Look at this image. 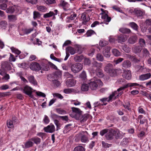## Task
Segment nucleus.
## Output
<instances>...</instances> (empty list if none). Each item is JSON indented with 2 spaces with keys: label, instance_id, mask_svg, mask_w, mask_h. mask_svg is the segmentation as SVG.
Listing matches in <instances>:
<instances>
[{
  "label": "nucleus",
  "instance_id": "9d476101",
  "mask_svg": "<svg viewBox=\"0 0 151 151\" xmlns=\"http://www.w3.org/2000/svg\"><path fill=\"white\" fill-rule=\"evenodd\" d=\"M105 137L108 140H111L114 139L113 129H109L108 132L105 134Z\"/></svg>",
  "mask_w": 151,
  "mask_h": 151
},
{
  "label": "nucleus",
  "instance_id": "de8ad7c7",
  "mask_svg": "<svg viewBox=\"0 0 151 151\" xmlns=\"http://www.w3.org/2000/svg\"><path fill=\"white\" fill-rule=\"evenodd\" d=\"M88 85L85 83L83 84L81 86V89L83 91H88Z\"/></svg>",
  "mask_w": 151,
  "mask_h": 151
},
{
  "label": "nucleus",
  "instance_id": "c85d7f7f",
  "mask_svg": "<svg viewBox=\"0 0 151 151\" xmlns=\"http://www.w3.org/2000/svg\"><path fill=\"white\" fill-rule=\"evenodd\" d=\"M34 144V143L31 140V138L28 140L25 143L24 148H27L32 147Z\"/></svg>",
  "mask_w": 151,
  "mask_h": 151
},
{
  "label": "nucleus",
  "instance_id": "f257e3e1",
  "mask_svg": "<svg viewBox=\"0 0 151 151\" xmlns=\"http://www.w3.org/2000/svg\"><path fill=\"white\" fill-rule=\"evenodd\" d=\"M104 70L111 76L114 77L117 75L116 70L114 69L113 65L111 64H108L105 67Z\"/></svg>",
  "mask_w": 151,
  "mask_h": 151
},
{
  "label": "nucleus",
  "instance_id": "b1692460",
  "mask_svg": "<svg viewBox=\"0 0 151 151\" xmlns=\"http://www.w3.org/2000/svg\"><path fill=\"white\" fill-rule=\"evenodd\" d=\"M127 37L126 35H121L117 37V40L119 42H124L126 41Z\"/></svg>",
  "mask_w": 151,
  "mask_h": 151
},
{
  "label": "nucleus",
  "instance_id": "2f4dec72",
  "mask_svg": "<svg viewBox=\"0 0 151 151\" xmlns=\"http://www.w3.org/2000/svg\"><path fill=\"white\" fill-rule=\"evenodd\" d=\"M135 13L136 14L138 17H141L144 15L145 12L144 11L142 10H135Z\"/></svg>",
  "mask_w": 151,
  "mask_h": 151
},
{
  "label": "nucleus",
  "instance_id": "ddd939ff",
  "mask_svg": "<svg viewBox=\"0 0 151 151\" xmlns=\"http://www.w3.org/2000/svg\"><path fill=\"white\" fill-rule=\"evenodd\" d=\"M30 67L32 70H39L41 69L39 64L37 62L32 63L30 65Z\"/></svg>",
  "mask_w": 151,
  "mask_h": 151
},
{
  "label": "nucleus",
  "instance_id": "39448f33",
  "mask_svg": "<svg viewBox=\"0 0 151 151\" xmlns=\"http://www.w3.org/2000/svg\"><path fill=\"white\" fill-rule=\"evenodd\" d=\"M71 109L73 112L75 114L73 117H75L76 119H80L82 117V114H83V112L81 110L78 108L72 107Z\"/></svg>",
  "mask_w": 151,
  "mask_h": 151
},
{
  "label": "nucleus",
  "instance_id": "69168bd1",
  "mask_svg": "<svg viewBox=\"0 0 151 151\" xmlns=\"http://www.w3.org/2000/svg\"><path fill=\"white\" fill-rule=\"evenodd\" d=\"M109 130V129H105L101 130L100 132V134L102 136H103L105 134H106V133L108 132Z\"/></svg>",
  "mask_w": 151,
  "mask_h": 151
},
{
  "label": "nucleus",
  "instance_id": "09e8293b",
  "mask_svg": "<svg viewBox=\"0 0 151 151\" xmlns=\"http://www.w3.org/2000/svg\"><path fill=\"white\" fill-rule=\"evenodd\" d=\"M11 49L12 52H14L15 54L18 55H19L21 53L20 51L18 50L17 49L14 47H11Z\"/></svg>",
  "mask_w": 151,
  "mask_h": 151
},
{
  "label": "nucleus",
  "instance_id": "e433bc0d",
  "mask_svg": "<svg viewBox=\"0 0 151 151\" xmlns=\"http://www.w3.org/2000/svg\"><path fill=\"white\" fill-rule=\"evenodd\" d=\"M37 9L41 12H45L47 11V8L45 6H37Z\"/></svg>",
  "mask_w": 151,
  "mask_h": 151
},
{
  "label": "nucleus",
  "instance_id": "5701e85b",
  "mask_svg": "<svg viewBox=\"0 0 151 151\" xmlns=\"http://www.w3.org/2000/svg\"><path fill=\"white\" fill-rule=\"evenodd\" d=\"M27 79L30 83L33 84L34 85H37V82L33 76L32 75L29 76L27 77Z\"/></svg>",
  "mask_w": 151,
  "mask_h": 151
},
{
  "label": "nucleus",
  "instance_id": "603ef678",
  "mask_svg": "<svg viewBox=\"0 0 151 151\" xmlns=\"http://www.w3.org/2000/svg\"><path fill=\"white\" fill-rule=\"evenodd\" d=\"M96 58L97 60L99 61H102L104 60V57L100 53H98L97 54Z\"/></svg>",
  "mask_w": 151,
  "mask_h": 151
},
{
  "label": "nucleus",
  "instance_id": "9b49d317",
  "mask_svg": "<svg viewBox=\"0 0 151 151\" xmlns=\"http://www.w3.org/2000/svg\"><path fill=\"white\" fill-rule=\"evenodd\" d=\"M110 49L111 47L109 46H107L104 48L103 51V53L105 57L108 58L110 57Z\"/></svg>",
  "mask_w": 151,
  "mask_h": 151
},
{
  "label": "nucleus",
  "instance_id": "bb28decb",
  "mask_svg": "<svg viewBox=\"0 0 151 151\" xmlns=\"http://www.w3.org/2000/svg\"><path fill=\"white\" fill-rule=\"evenodd\" d=\"M134 86H137L140 87H142V85L136 83H129L124 85L123 87L124 89L127 88L128 87H132Z\"/></svg>",
  "mask_w": 151,
  "mask_h": 151
},
{
  "label": "nucleus",
  "instance_id": "412c9836",
  "mask_svg": "<svg viewBox=\"0 0 151 151\" xmlns=\"http://www.w3.org/2000/svg\"><path fill=\"white\" fill-rule=\"evenodd\" d=\"M60 5H61L64 10H67L70 9L69 8V5L66 2L64 1H61Z\"/></svg>",
  "mask_w": 151,
  "mask_h": 151
},
{
  "label": "nucleus",
  "instance_id": "338daca9",
  "mask_svg": "<svg viewBox=\"0 0 151 151\" xmlns=\"http://www.w3.org/2000/svg\"><path fill=\"white\" fill-rule=\"evenodd\" d=\"M80 77L83 79L85 80L86 78V73L84 71H83L80 75Z\"/></svg>",
  "mask_w": 151,
  "mask_h": 151
},
{
  "label": "nucleus",
  "instance_id": "f704fd0d",
  "mask_svg": "<svg viewBox=\"0 0 151 151\" xmlns=\"http://www.w3.org/2000/svg\"><path fill=\"white\" fill-rule=\"evenodd\" d=\"M119 30L121 32L124 34H129L131 32V30L129 29L125 28H121Z\"/></svg>",
  "mask_w": 151,
  "mask_h": 151
},
{
  "label": "nucleus",
  "instance_id": "423d86ee",
  "mask_svg": "<svg viewBox=\"0 0 151 151\" xmlns=\"http://www.w3.org/2000/svg\"><path fill=\"white\" fill-rule=\"evenodd\" d=\"M83 65L80 63H77L72 65L71 67L72 71L74 73L80 71L83 68Z\"/></svg>",
  "mask_w": 151,
  "mask_h": 151
},
{
  "label": "nucleus",
  "instance_id": "5fc2aeb1",
  "mask_svg": "<svg viewBox=\"0 0 151 151\" xmlns=\"http://www.w3.org/2000/svg\"><path fill=\"white\" fill-rule=\"evenodd\" d=\"M7 126L8 128H13L14 126L13 124V122L11 120H8L7 121Z\"/></svg>",
  "mask_w": 151,
  "mask_h": 151
},
{
  "label": "nucleus",
  "instance_id": "f3484780",
  "mask_svg": "<svg viewBox=\"0 0 151 151\" xmlns=\"http://www.w3.org/2000/svg\"><path fill=\"white\" fill-rule=\"evenodd\" d=\"M44 129L45 132L52 133L55 131V127L53 125L51 124L47 127H45Z\"/></svg>",
  "mask_w": 151,
  "mask_h": 151
},
{
  "label": "nucleus",
  "instance_id": "58836bf2",
  "mask_svg": "<svg viewBox=\"0 0 151 151\" xmlns=\"http://www.w3.org/2000/svg\"><path fill=\"white\" fill-rule=\"evenodd\" d=\"M112 52L113 55L115 56H119L121 55L120 52L116 49H112Z\"/></svg>",
  "mask_w": 151,
  "mask_h": 151
},
{
  "label": "nucleus",
  "instance_id": "bf43d9fd",
  "mask_svg": "<svg viewBox=\"0 0 151 151\" xmlns=\"http://www.w3.org/2000/svg\"><path fill=\"white\" fill-rule=\"evenodd\" d=\"M95 33L94 31L92 30H90L87 31L86 35L87 37H90Z\"/></svg>",
  "mask_w": 151,
  "mask_h": 151
},
{
  "label": "nucleus",
  "instance_id": "0eeeda50",
  "mask_svg": "<svg viewBox=\"0 0 151 151\" xmlns=\"http://www.w3.org/2000/svg\"><path fill=\"white\" fill-rule=\"evenodd\" d=\"M117 92L116 91H114V92H113L108 98L105 97L100 99V101L103 103L101 104V105L102 106L106 105L107 104V103H104L105 102L107 101L109 102L111 101L112 99L114 98V97L115 96V94Z\"/></svg>",
  "mask_w": 151,
  "mask_h": 151
},
{
  "label": "nucleus",
  "instance_id": "a211bd4d",
  "mask_svg": "<svg viewBox=\"0 0 151 151\" xmlns=\"http://www.w3.org/2000/svg\"><path fill=\"white\" fill-rule=\"evenodd\" d=\"M76 83V81L73 79H70L66 81V86L68 87H73L75 86Z\"/></svg>",
  "mask_w": 151,
  "mask_h": 151
},
{
  "label": "nucleus",
  "instance_id": "4468645a",
  "mask_svg": "<svg viewBox=\"0 0 151 151\" xmlns=\"http://www.w3.org/2000/svg\"><path fill=\"white\" fill-rule=\"evenodd\" d=\"M7 2V0H0V9L3 10H6Z\"/></svg>",
  "mask_w": 151,
  "mask_h": 151
},
{
  "label": "nucleus",
  "instance_id": "7ed1b4c3",
  "mask_svg": "<svg viewBox=\"0 0 151 151\" xmlns=\"http://www.w3.org/2000/svg\"><path fill=\"white\" fill-rule=\"evenodd\" d=\"M114 139H122L125 134L118 129H113Z\"/></svg>",
  "mask_w": 151,
  "mask_h": 151
},
{
  "label": "nucleus",
  "instance_id": "c9c22d12",
  "mask_svg": "<svg viewBox=\"0 0 151 151\" xmlns=\"http://www.w3.org/2000/svg\"><path fill=\"white\" fill-rule=\"evenodd\" d=\"M81 19L83 21L82 23L83 24H85L86 22H88L89 19L88 18H86L85 13H83L81 15Z\"/></svg>",
  "mask_w": 151,
  "mask_h": 151
},
{
  "label": "nucleus",
  "instance_id": "774afa93",
  "mask_svg": "<svg viewBox=\"0 0 151 151\" xmlns=\"http://www.w3.org/2000/svg\"><path fill=\"white\" fill-rule=\"evenodd\" d=\"M143 52L144 56H147L149 55V52L147 49L146 48L143 49Z\"/></svg>",
  "mask_w": 151,
  "mask_h": 151
},
{
  "label": "nucleus",
  "instance_id": "864d4df0",
  "mask_svg": "<svg viewBox=\"0 0 151 151\" xmlns=\"http://www.w3.org/2000/svg\"><path fill=\"white\" fill-rule=\"evenodd\" d=\"M40 14L38 12L34 11L33 12V18L35 19L40 18Z\"/></svg>",
  "mask_w": 151,
  "mask_h": 151
},
{
  "label": "nucleus",
  "instance_id": "f03ea898",
  "mask_svg": "<svg viewBox=\"0 0 151 151\" xmlns=\"http://www.w3.org/2000/svg\"><path fill=\"white\" fill-rule=\"evenodd\" d=\"M88 84L91 89L93 90H96L99 85L101 86L103 85V83L100 79L95 80L94 78L91 79Z\"/></svg>",
  "mask_w": 151,
  "mask_h": 151
},
{
  "label": "nucleus",
  "instance_id": "e2e57ef3",
  "mask_svg": "<svg viewBox=\"0 0 151 151\" xmlns=\"http://www.w3.org/2000/svg\"><path fill=\"white\" fill-rule=\"evenodd\" d=\"M44 123L47 124L48 123L50 122V119L46 115H45L44 118L43 119Z\"/></svg>",
  "mask_w": 151,
  "mask_h": 151
},
{
  "label": "nucleus",
  "instance_id": "6ab92c4d",
  "mask_svg": "<svg viewBox=\"0 0 151 151\" xmlns=\"http://www.w3.org/2000/svg\"><path fill=\"white\" fill-rule=\"evenodd\" d=\"M101 16L102 19H104V23L106 24H107L108 23L110 22L111 20V17L108 16V15L106 13H103Z\"/></svg>",
  "mask_w": 151,
  "mask_h": 151
},
{
  "label": "nucleus",
  "instance_id": "6e6d98bb",
  "mask_svg": "<svg viewBox=\"0 0 151 151\" xmlns=\"http://www.w3.org/2000/svg\"><path fill=\"white\" fill-rule=\"evenodd\" d=\"M102 145L104 148H109L112 146L111 144H108L104 141L102 142Z\"/></svg>",
  "mask_w": 151,
  "mask_h": 151
},
{
  "label": "nucleus",
  "instance_id": "6e6552de",
  "mask_svg": "<svg viewBox=\"0 0 151 151\" xmlns=\"http://www.w3.org/2000/svg\"><path fill=\"white\" fill-rule=\"evenodd\" d=\"M53 75H49L48 76L47 79L50 81H52L53 84L55 87H58L61 84L60 82L57 80H52L53 77H54Z\"/></svg>",
  "mask_w": 151,
  "mask_h": 151
},
{
  "label": "nucleus",
  "instance_id": "680f3d73",
  "mask_svg": "<svg viewBox=\"0 0 151 151\" xmlns=\"http://www.w3.org/2000/svg\"><path fill=\"white\" fill-rule=\"evenodd\" d=\"M53 95L54 97H56L57 98L60 99H62L63 97V96L60 94L55 93H53Z\"/></svg>",
  "mask_w": 151,
  "mask_h": 151
},
{
  "label": "nucleus",
  "instance_id": "cd10ccee",
  "mask_svg": "<svg viewBox=\"0 0 151 151\" xmlns=\"http://www.w3.org/2000/svg\"><path fill=\"white\" fill-rule=\"evenodd\" d=\"M31 140L37 145L40 144L41 142V139L37 137H35L32 138H31Z\"/></svg>",
  "mask_w": 151,
  "mask_h": 151
},
{
  "label": "nucleus",
  "instance_id": "13d9d810",
  "mask_svg": "<svg viewBox=\"0 0 151 151\" xmlns=\"http://www.w3.org/2000/svg\"><path fill=\"white\" fill-rule=\"evenodd\" d=\"M139 44L141 45L142 47H144L145 45V40L142 38H140L139 39Z\"/></svg>",
  "mask_w": 151,
  "mask_h": 151
},
{
  "label": "nucleus",
  "instance_id": "1a4fd4ad",
  "mask_svg": "<svg viewBox=\"0 0 151 151\" xmlns=\"http://www.w3.org/2000/svg\"><path fill=\"white\" fill-rule=\"evenodd\" d=\"M20 7L18 6L15 5H14L12 6H10L6 10V12L7 13H13L16 10L18 11Z\"/></svg>",
  "mask_w": 151,
  "mask_h": 151
},
{
  "label": "nucleus",
  "instance_id": "4be33fe9",
  "mask_svg": "<svg viewBox=\"0 0 151 151\" xmlns=\"http://www.w3.org/2000/svg\"><path fill=\"white\" fill-rule=\"evenodd\" d=\"M126 55L127 58L130 59L134 63H137L140 61V60L137 59L135 56H132L129 54H126Z\"/></svg>",
  "mask_w": 151,
  "mask_h": 151
},
{
  "label": "nucleus",
  "instance_id": "dca6fc26",
  "mask_svg": "<svg viewBox=\"0 0 151 151\" xmlns=\"http://www.w3.org/2000/svg\"><path fill=\"white\" fill-rule=\"evenodd\" d=\"M151 77V73H148L139 76V79L141 81H144L150 78Z\"/></svg>",
  "mask_w": 151,
  "mask_h": 151
},
{
  "label": "nucleus",
  "instance_id": "c756f323",
  "mask_svg": "<svg viewBox=\"0 0 151 151\" xmlns=\"http://www.w3.org/2000/svg\"><path fill=\"white\" fill-rule=\"evenodd\" d=\"M96 75L99 78H102L104 76L102 70L98 68L96 70Z\"/></svg>",
  "mask_w": 151,
  "mask_h": 151
},
{
  "label": "nucleus",
  "instance_id": "3c124183",
  "mask_svg": "<svg viewBox=\"0 0 151 151\" xmlns=\"http://www.w3.org/2000/svg\"><path fill=\"white\" fill-rule=\"evenodd\" d=\"M22 31L24 34H28L30 33L31 32L33 31V29H23Z\"/></svg>",
  "mask_w": 151,
  "mask_h": 151
},
{
  "label": "nucleus",
  "instance_id": "f8f14e48",
  "mask_svg": "<svg viewBox=\"0 0 151 151\" xmlns=\"http://www.w3.org/2000/svg\"><path fill=\"white\" fill-rule=\"evenodd\" d=\"M12 64L7 62H3L1 63L2 68L5 70H10L11 69Z\"/></svg>",
  "mask_w": 151,
  "mask_h": 151
},
{
  "label": "nucleus",
  "instance_id": "473e14b6",
  "mask_svg": "<svg viewBox=\"0 0 151 151\" xmlns=\"http://www.w3.org/2000/svg\"><path fill=\"white\" fill-rule=\"evenodd\" d=\"M66 52L70 53L71 55L74 54L75 52V50L71 47H68L66 49Z\"/></svg>",
  "mask_w": 151,
  "mask_h": 151
},
{
  "label": "nucleus",
  "instance_id": "20e7f679",
  "mask_svg": "<svg viewBox=\"0 0 151 151\" xmlns=\"http://www.w3.org/2000/svg\"><path fill=\"white\" fill-rule=\"evenodd\" d=\"M32 90L33 89L31 87L27 85L25 86L22 90L23 93L29 96L31 98L34 99L35 97L32 94Z\"/></svg>",
  "mask_w": 151,
  "mask_h": 151
},
{
  "label": "nucleus",
  "instance_id": "c03bdc74",
  "mask_svg": "<svg viewBox=\"0 0 151 151\" xmlns=\"http://www.w3.org/2000/svg\"><path fill=\"white\" fill-rule=\"evenodd\" d=\"M56 111L57 113L60 114H65L66 113L65 111L60 108L56 109Z\"/></svg>",
  "mask_w": 151,
  "mask_h": 151
},
{
  "label": "nucleus",
  "instance_id": "7c9ffc66",
  "mask_svg": "<svg viewBox=\"0 0 151 151\" xmlns=\"http://www.w3.org/2000/svg\"><path fill=\"white\" fill-rule=\"evenodd\" d=\"M137 40V37L136 36H134L130 37L128 40V42L131 44H133L136 42Z\"/></svg>",
  "mask_w": 151,
  "mask_h": 151
},
{
  "label": "nucleus",
  "instance_id": "4c0bfd02",
  "mask_svg": "<svg viewBox=\"0 0 151 151\" xmlns=\"http://www.w3.org/2000/svg\"><path fill=\"white\" fill-rule=\"evenodd\" d=\"M83 58L84 57L83 55H76L74 58V60L76 62H80Z\"/></svg>",
  "mask_w": 151,
  "mask_h": 151
},
{
  "label": "nucleus",
  "instance_id": "37998d69",
  "mask_svg": "<svg viewBox=\"0 0 151 151\" xmlns=\"http://www.w3.org/2000/svg\"><path fill=\"white\" fill-rule=\"evenodd\" d=\"M74 151H85V149L82 146L79 145L74 148Z\"/></svg>",
  "mask_w": 151,
  "mask_h": 151
},
{
  "label": "nucleus",
  "instance_id": "a18cd8bd",
  "mask_svg": "<svg viewBox=\"0 0 151 151\" xmlns=\"http://www.w3.org/2000/svg\"><path fill=\"white\" fill-rule=\"evenodd\" d=\"M108 44V41L102 40L100 41L99 45L101 47H104L107 45Z\"/></svg>",
  "mask_w": 151,
  "mask_h": 151
},
{
  "label": "nucleus",
  "instance_id": "8fccbe9b",
  "mask_svg": "<svg viewBox=\"0 0 151 151\" xmlns=\"http://www.w3.org/2000/svg\"><path fill=\"white\" fill-rule=\"evenodd\" d=\"M54 15V13L53 12L50 11L49 13H46L44 15L43 17L44 18H47L52 16Z\"/></svg>",
  "mask_w": 151,
  "mask_h": 151
},
{
  "label": "nucleus",
  "instance_id": "49530a36",
  "mask_svg": "<svg viewBox=\"0 0 151 151\" xmlns=\"http://www.w3.org/2000/svg\"><path fill=\"white\" fill-rule=\"evenodd\" d=\"M76 50H77V52L79 53H81L83 51V48L81 45H76L75 46Z\"/></svg>",
  "mask_w": 151,
  "mask_h": 151
},
{
  "label": "nucleus",
  "instance_id": "ea45409f",
  "mask_svg": "<svg viewBox=\"0 0 151 151\" xmlns=\"http://www.w3.org/2000/svg\"><path fill=\"white\" fill-rule=\"evenodd\" d=\"M8 17L9 22H14L17 19L16 16L14 15H8Z\"/></svg>",
  "mask_w": 151,
  "mask_h": 151
},
{
  "label": "nucleus",
  "instance_id": "2eb2a0df",
  "mask_svg": "<svg viewBox=\"0 0 151 151\" xmlns=\"http://www.w3.org/2000/svg\"><path fill=\"white\" fill-rule=\"evenodd\" d=\"M86 133V131L82 132L79 134V135L81 137V141L82 142L86 143L88 141V138L84 134Z\"/></svg>",
  "mask_w": 151,
  "mask_h": 151
},
{
  "label": "nucleus",
  "instance_id": "393cba45",
  "mask_svg": "<svg viewBox=\"0 0 151 151\" xmlns=\"http://www.w3.org/2000/svg\"><path fill=\"white\" fill-rule=\"evenodd\" d=\"M7 22L5 20H2L0 22V28L2 29H5L7 27Z\"/></svg>",
  "mask_w": 151,
  "mask_h": 151
},
{
  "label": "nucleus",
  "instance_id": "4d7b16f0",
  "mask_svg": "<svg viewBox=\"0 0 151 151\" xmlns=\"http://www.w3.org/2000/svg\"><path fill=\"white\" fill-rule=\"evenodd\" d=\"M74 91V89L71 88L65 89L63 90L64 93L66 94L70 93Z\"/></svg>",
  "mask_w": 151,
  "mask_h": 151
},
{
  "label": "nucleus",
  "instance_id": "0e129e2a",
  "mask_svg": "<svg viewBox=\"0 0 151 151\" xmlns=\"http://www.w3.org/2000/svg\"><path fill=\"white\" fill-rule=\"evenodd\" d=\"M146 135L145 132L143 131L140 132L138 134V136L139 137L141 138L145 137Z\"/></svg>",
  "mask_w": 151,
  "mask_h": 151
},
{
  "label": "nucleus",
  "instance_id": "72a5a7b5",
  "mask_svg": "<svg viewBox=\"0 0 151 151\" xmlns=\"http://www.w3.org/2000/svg\"><path fill=\"white\" fill-rule=\"evenodd\" d=\"M142 49V47L139 46H135L133 49V51L135 53L140 52Z\"/></svg>",
  "mask_w": 151,
  "mask_h": 151
},
{
  "label": "nucleus",
  "instance_id": "aec40b11",
  "mask_svg": "<svg viewBox=\"0 0 151 151\" xmlns=\"http://www.w3.org/2000/svg\"><path fill=\"white\" fill-rule=\"evenodd\" d=\"M123 76L124 78L127 80H129L130 79L132 76L131 71L128 70H124V72Z\"/></svg>",
  "mask_w": 151,
  "mask_h": 151
},
{
  "label": "nucleus",
  "instance_id": "a878e982",
  "mask_svg": "<svg viewBox=\"0 0 151 151\" xmlns=\"http://www.w3.org/2000/svg\"><path fill=\"white\" fill-rule=\"evenodd\" d=\"M131 65L130 62L128 60L124 61L122 63V66L124 68H129Z\"/></svg>",
  "mask_w": 151,
  "mask_h": 151
},
{
  "label": "nucleus",
  "instance_id": "79ce46f5",
  "mask_svg": "<svg viewBox=\"0 0 151 151\" xmlns=\"http://www.w3.org/2000/svg\"><path fill=\"white\" fill-rule=\"evenodd\" d=\"M88 115L86 114L83 115L82 114V117H81V118H80V119H77L80 120L81 122H84L87 120L88 119Z\"/></svg>",
  "mask_w": 151,
  "mask_h": 151
},
{
  "label": "nucleus",
  "instance_id": "052dcab7",
  "mask_svg": "<svg viewBox=\"0 0 151 151\" xmlns=\"http://www.w3.org/2000/svg\"><path fill=\"white\" fill-rule=\"evenodd\" d=\"M123 50L125 52L129 53L130 51V49L127 46H124L122 47Z\"/></svg>",
  "mask_w": 151,
  "mask_h": 151
},
{
  "label": "nucleus",
  "instance_id": "a19ab883",
  "mask_svg": "<svg viewBox=\"0 0 151 151\" xmlns=\"http://www.w3.org/2000/svg\"><path fill=\"white\" fill-rule=\"evenodd\" d=\"M129 26L134 29L137 31L138 30V26L134 22H131L129 23Z\"/></svg>",
  "mask_w": 151,
  "mask_h": 151
}]
</instances>
